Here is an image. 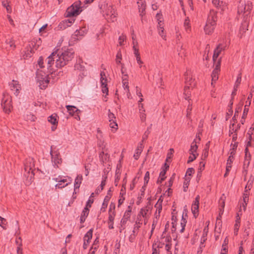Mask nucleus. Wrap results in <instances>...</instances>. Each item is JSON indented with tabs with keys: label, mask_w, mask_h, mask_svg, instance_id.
Instances as JSON below:
<instances>
[{
	"label": "nucleus",
	"mask_w": 254,
	"mask_h": 254,
	"mask_svg": "<svg viewBox=\"0 0 254 254\" xmlns=\"http://www.w3.org/2000/svg\"><path fill=\"white\" fill-rule=\"evenodd\" d=\"M74 56V51L72 48L68 49L64 51L53 52L46 60L47 68L51 70V68L54 63H55L56 66L58 68L64 67L73 59Z\"/></svg>",
	"instance_id": "obj_1"
},
{
	"label": "nucleus",
	"mask_w": 254,
	"mask_h": 254,
	"mask_svg": "<svg viewBox=\"0 0 254 254\" xmlns=\"http://www.w3.org/2000/svg\"><path fill=\"white\" fill-rule=\"evenodd\" d=\"M81 1H77L75 2L70 6L68 7L65 12L66 17H74L78 15L81 10H80Z\"/></svg>",
	"instance_id": "obj_2"
},
{
	"label": "nucleus",
	"mask_w": 254,
	"mask_h": 254,
	"mask_svg": "<svg viewBox=\"0 0 254 254\" xmlns=\"http://www.w3.org/2000/svg\"><path fill=\"white\" fill-rule=\"evenodd\" d=\"M35 167L34 160L33 158L29 157L25 160L24 163V170L27 174V178L31 180L34 175V169Z\"/></svg>",
	"instance_id": "obj_3"
},
{
	"label": "nucleus",
	"mask_w": 254,
	"mask_h": 254,
	"mask_svg": "<svg viewBox=\"0 0 254 254\" xmlns=\"http://www.w3.org/2000/svg\"><path fill=\"white\" fill-rule=\"evenodd\" d=\"M53 180L58 182L55 187L59 189H63L67 186L68 184L71 183L72 181L70 177L66 178L61 176H59L58 178H53Z\"/></svg>",
	"instance_id": "obj_4"
},
{
	"label": "nucleus",
	"mask_w": 254,
	"mask_h": 254,
	"mask_svg": "<svg viewBox=\"0 0 254 254\" xmlns=\"http://www.w3.org/2000/svg\"><path fill=\"white\" fill-rule=\"evenodd\" d=\"M1 105L5 113L8 114L10 112L11 108V99L9 95L6 93L3 94Z\"/></svg>",
	"instance_id": "obj_5"
},
{
	"label": "nucleus",
	"mask_w": 254,
	"mask_h": 254,
	"mask_svg": "<svg viewBox=\"0 0 254 254\" xmlns=\"http://www.w3.org/2000/svg\"><path fill=\"white\" fill-rule=\"evenodd\" d=\"M214 64H215V67L213 70L211 74L212 85L213 84L214 82H215L218 79V74L220 69L221 58L217 60V63Z\"/></svg>",
	"instance_id": "obj_6"
},
{
	"label": "nucleus",
	"mask_w": 254,
	"mask_h": 254,
	"mask_svg": "<svg viewBox=\"0 0 254 254\" xmlns=\"http://www.w3.org/2000/svg\"><path fill=\"white\" fill-rule=\"evenodd\" d=\"M52 146H51L50 154L52 157V160L53 161L54 164L57 165V167H58V165L62 163V160L61 158L60 152L58 150L53 151L52 150Z\"/></svg>",
	"instance_id": "obj_7"
},
{
	"label": "nucleus",
	"mask_w": 254,
	"mask_h": 254,
	"mask_svg": "<svg viewBox=\"0 0 254 254\" xmlns=\"http://www.w3.org/2000/svg\"><path fill=\"white\" fill-rule=\"evenodd\" d=\"M66 108L70 115L75 116V118L77 120H80V117L79 116V114L81 112L80 110L78 109L74 106L66 105Z\"/></svg>",
	"instance_id": "obj_8"
},
{
	"label": "nucleus",
	"mask_w": 254,
	"mask_h": 254,
	"mask_svg": "<svg viewBox=\"0 0 254 254\" xmlns=\"http://www.w3.org/2000/svg\"><path fill=\"white\" fill-rule=\"evenodd\" d=\"M226 46L222 44H219L214 51V54L213 56V61L214 62V64H216L217 62V59L220 54L222 51L224 50L225 49Z\"/></svg>",
	"instance_id": "obj_9"
},
{
	"label": "nucleus",
	"mask_w": 254,
	"mask_h": 254,
	"mask_svg": "<svg viewBox=\"0 0 254 254\" xmlns=\"http://www.w3.org/2000/svg\"><path fill=\"white\" fill-rule=\"evenodd\" d=\"M217 12L214 10H210L208 15L207 22H209L216 25V22L217 20L218 17L217 16Z\"/></svg>",
	"instance_id": "obj_10"
},
{
	"label": "nucleus",
	"mask_w": 254,
	"mask_h": 254,
	"mask_svg": "<svg viewBox=\"0 0 254 254\" xmlns=\"http://www.w3.org/2000/svg\"><path fill=\"white\" fill-rule=\"evenodd\" d=\"M9 86L11 90L14 91V94L17 96L21 90V85L16 81L12 80V82L9 83Z\"/></svg>",
	"instance_id": "obj_11"
},
{
	"label": "nucleus",
	"mask_w": 254,
	"mask_h": 254,
	"mask_svg": "<svg viewBox=\"0 0 254 254\" xmlns=\"http://www.w3.org/2000/svg\"><path fill=\"white\" fill-rule=\"evenodd\" d=\"M86 33V30L84 28H82L79 30H76L74 34L72 35L73 39L78 40L80 37L83 36Z\"/></svg>",
	"instance_id": "obj_12"
},
{
	"label": "nucleus",
	"mask_w": 254,
	"mask_h": 254,
	"mask_svg": "<svg viewBox=\"0 0 254 254\" xmlns=\"http://www.w3.org/2000/svg\"><path fill=\"white\" fill-rule=\"evenodd\" d=\"M215 27V25L210 23L209 22H206V24L204 28V30L206 34H210L212 33Z\"/></svg>",
	"instance_id": "obj_13"
},
{
	"label": "nucleus",
	"mask_w": 254,
	"mask_h": 254,
	"mask_svg": "<svg viewBox=\"0 0 254 254\" xmlns=\"http://www.w3.org/2000/svg\"><path fill=\"white\" fill-rule=\"evenodd\" d=\"M137 3L138 4V7L139 9V12H140V15L142 16L144 14V12L146 9V5L145 3V1L143 0H136Z\"/></svg>",
	"instance_id": "obj_14"
},
{
	"label": "nucleus",
	"mask_w": 254,
	"mask_h": 254,
	"mask_svg": "<svg viewBox=\"0 0 254 254\" xmlns=\"http://www.w3.org/2000/svg\"><path fill=\"white\" fill-rule=\"evenodd\" d=\"M128 208L129 210L125 212L123 218L121 220V223H122V225L125 224L127 221L130 217V212L131 211V209L130 206H129Z\"/></svg>",
	"instance_id": "obj_15"
},
{
	"label": "nucleus",
	"mask_w": 254,
	"mask_h": 254,
	"mask_svg": "<svg viewBox=\"0 0 254 254\" xmlns=\"http://www.w3.org/2000/svg\"><path fill=\"white\" fill-rule=\"evenodd\" d=\"M143 147V144L142 143H140L135 150V153H134L133 157L135 160H137L139 158V157L142 151V148Z\"/></svg>",
	"instance_id": "obj_16"
},
{
	"label": "nucleus",
	"mask_w": 254,
	"mask_h": 254,
	"mask_svg": "<svg viewBox=\"0 0 254 254\" xmlns=\"http://www.w3.org/2000/svg\"><path fill=\"white\" fill-rule=\"evenodd\" d=\"M197 142L195 140H194L191 143L190 148L189 150V152L190 154H195V152L196 151L198 146L196 144Z\"/></svg>",
	"instance_id": "obj_17"
},
{
	"label": "nucleus",
	"mask_w": 254,
	"mask_h": 254,
	"mask_svg": "<svg viewBox=\"0 0 254 254\" xmlns=\"http://www.w3.org/2000/svg\"><path fill=\"white\" fill-rule=\"evenodd\" d=\"M106 15L107 16H108V15H113V18H116L115 10L113 6H109L108 7L106 10Z\"/></svg>",
	"instance_id": "obj_18"
},
{
	"label": "nucleus",
	"mask_w": 254,
	"mask_h": 254,
	"mask_svg": "<svg viewBox=\"0 0 254 254\" xmlns=\"http://www.w3.org/2000/svg\"><path fill=\"white\" fill-rule=\"evenodd\" d=\"M57 117V114H53L49 117L48 121L53 125H56L58 124Z\"/></svg>",
	"instance_id": "obj_19"
},
{
	"label": "nucleus",
	"mask_w": 254,
	"mask_h": 254,
	"mask_svg": "<svg viewBox=\"0 0 254 254\" xmlns=\"http://www.w3.org/2000/svg\"><path fill=\"white\" fill-rule=\"evenodd\" d=\"M82 180V176L80 175H78L75 179L74 182V187L75 189H78L79 188L80 185L81 184Z\"/></svg>",
	"instance_id": "obj_20"
},
{
	"label": "nucleus",
	"mask_w": 254,
	"mask_h": 254,
	"mask_svg": "<svg viewBox=\"0 0 254 254\" xmlns=\"http://www.w3.org/2000/svg\"><path fill=\"white\" fill-rule=\"evenodd\" d=\"M156 17L158 21V29L159 28H160V29H163V18H162V15L160 13H157L156 15Z\"/></svg>",
	"instance_id": "obj_21"
},
{
	"label": "nucleus",
	"mask_w": 254,
	"mask_h": 254,
	"mask_svg": "<svg viewBox=\"0 0 254 254\" xmlns=\"http://www.w3.org/2000/svg\"><path fill=\"white\" fill-rule=\"evenodd\" d=\"M33 52V50L31 49V47L27 48L26 50L24 51V54L23 55L22 57L24 59L30 58L32 56V54Z\"/></svg>",
	"instance_id": "obj_22"
},
{
	"label": "nucleus",
	"mask_w": 254,
	"mask_h": 254,
	"mask_svg": "<svg viewBox=\"0 0 254 254\" xmlns=\"http://www.w3.org/2000/svg\"><path fill=\"white\" fill-rule=\"evenodd\" d=\"M93 230L90 229L85 235L84 237V241H86L87 243H89V240L92 238V237Z\"/></svg>",
	"instance_id": "obj_23"
},
{
	"label": "nucleus",
	"mask_w": 254,
	"mask_h": 254,
	"mask_svg": "<svg viewBox=\"0 0 254 254\" xmlns=\"http://www.w3.org/2000/svg\"><path fill=\"white\" fill-rule=\"evenodd\" d=\"M186 84H189L190 86V87H193L195 85L194 80L192 79V77H186Z\"/></svg>",
	"instance_id": "obj_24"
},
{
	"label": "nucleus",
	"mask_w": 254,
	"mask_h": 254,
	"mask_svg": "<svg viewBox=\"0 0 254 254\" xmlns=\"http://www.w3.org/2000/svg\"><path fill=\"white\" fill-rule=\"evenodd\" d=\"M101 85H107V78L106 77L105 73L104 71L101 72Z\"/></svg>",
	"instance_id": "obj_25"
},
{
	"label": "nucleus",
	"mask_w": 254,
	"mask_h": 254,
	"mask_svg": "<svg viewBox=\"0 0 254 254\" xmlns=\"http://www.w3.org/2000/svg\"><path fill=\"white\" fill-rule=\"evenodd\" d=\"M190 180V177H186L185 178V181L184 182L183 188H184V191L185 192L187 191V189L189 185Z\"/></svg>",
	"instance_id": "obj_26"
},
{
	"label": "nucleus",
	"mask_w": 254,
	"mask_h": 254,
	"mask_svg": "<svg viewBox=\"0 0 254 254\" xmlns=\"http://www.w3.org/2000/svg\"><path fill=\"white\" fill-rule=\"evenodd\" d=\"M111 206H112V204H110V209L109 210V221H110V222L114 221V217L115 216V211H113V212L111 211Z\"/></svg>",
	"instance_id": "obj_27"
},
{
	"label": "nucleus",
	"mask_w": 254,
	"mask_h": 254,
	"mask_svg": "<svg viewBox=\"0 0 254 254\" xmlns=\"http://www.w3.org/2000/svg\"><path fill=\"white\" fill-rule=\"evenodd\" d=\"M190 87L188 85H186L185 87L184 88V95H185V98L186 100H189L190 98V92H189Z\"/></svg>",
	"instance_id": "obj_28"
},
{
	"label": "nucleus",
	"mask_w": 254,
	"mask_h": 254,
	"mask_svg": "<svg viewBox=\"0 0 254 254\" xmlns=\"http://www.w3.org/2000/svg\"><path fill=\"white\" fill-rule=\"evenodd\" d=\"M122 59V56L121 51H119L116 55V62L117 64H122L121 60Z\"/></svg>",
	"instance_id": "obj_29"
},
{
	"label": "nucleus",
	"mask_w": 254,
	"mask_h": 254,
	"mask_svg": "<svg viewBox=\"0 0 254 254\" xmlns=\"http://www.w3.org/2000/svg\"><path fill=\"white\" fill-rule=\"evenodd\" d=\"M162 200H161V202H157V203L155 205V207L157 208V210H158V214L156 215V218L158 216H160V213L162 210Z\"/></svg>",
	"instance_id": "obj_30"
},
{
	"label": "nucleus",
	"mask_w": 254,
	"mask_h": 254,
	"mask_svg": "<svg viewBox=\"0 0 254 254\" xmlns=\"http://www.w3.org/2000/svg\"><path fill=\"white\" fill-rule=\"evenodd\" d=\"M89 212V208H87V207H85L81 213V214L80 216L81 217H83V218H86V217L88 215Z\"/></svg>",
	"instance_id": "obj_31"
},
{
	"label": "nucleus",
	"mask_w": 254,
	"mask_h": 254,
	"mask_svg": "<svg viewBox=\"0 0 254 254\" xmlns=\"http://www.w3.org/2000/svg\"><path fill=\"white\" fill-rule=\"evenodd\" d=\"M246 5L243 4L239 5L238 7V13L240 14L246 12Z\"/></svg>",
	"instance_id": "obj_32"
},
{
	"label": "nucleus",
	"mask_w": 254,
	"mask_h": 254,
	"mask_svg": "<svg viewBox=\"0 0 254 254\" xmlns=\"http://www.w3.org/2000/svg\"><path fill=\"white\" fill-rule=\"evenodd\" d=\"M172 220L173 221V222H172V231L173 232H175L176 231V220H177V217L176 216H174V215H173L172 217Z\"/></svg>",
	"instance_id": "obj_33"
},
{
	"label": "nucleus",
	"mask_w": 254,
	"mask_h": 254,
	"mask_svg": "<svg viewBox=\"0 0 254 254\" xmlns=\"http://www.w3.org/2000/svg\"><path fill=\"white\" fill-rule=\"evenodd\" d=\"M6 220L5 219L0 216V226L3 228V229H6Z\"/></svg>",
	"instance_id": "obj_34"
},
{
	"label": "nucleus",
	"mask_w": 254,
	"mask_h": 254,
	"mask_svg": "<svg viewBox=\"0 0 254 254\" xmlns=\"http://www.w3.org/2000/svg\"><path fill=\"white\" fill-rule=\"evenodd\" d=\"M198 208H199V206L196 205L195 204H192L191 210H192V213L194 214L195 217V214L198 213Z\"/></svg>",
	"instance_id": "obj_35"
},
{
	"label": "nucleus",
	"mask_w": 254,
	"mask_h": 254,
	"mask_svg": "<svg viewBox=\"0 0 254 254\" xmlns=\"http://www.w3.org/2000/svg\"><path fill=\"white\" fill-rule=\"evenodd\" d=\"M140 111V118L142 122H144L145 121L146 119V115L144 113L145 110L143 109L141 110V109H139Z\"/></svg>",
	"instance_id": "obj_36"
},
{
	"label": "nucleus",
	"mask_w": 254,
	"mask_h": 254,
	"mask_svg": "<svg viewBox=\"0 0 254 254\" xmlns=\"http://www.w3.org/2000/svg\"><path fill=\"white\" fill-rule=\"evenodd\" d=\"M250 160H251V154L249 153V154H247V153H245V160H244V166H246V161H248V163H247V167H248L250 164Z\"/></svg>",
	"instance_id": "obj_37"
},
{
	"label": "nucleus",
	"mask_w": 254,
	"mask_h": 254,
	"mask_svg": "<svg viewBox=\"0 0 254 254\" xmlns=\"http://www.w3.org/2000/svg\"><path fill=\"white\" fill-rule=\"evenodd\" d=\"M241 81V74H239L238 75V76L236 81L235 82V84L234 85V88L235 90H237V88H238V86L240 84Z\"/></svg>",
	"instance_id": "obj_38"
},
{
	"label": "nucleus",
	"mask_w": 254,
	"mask_h": 254,
	"mask_svg": "<svg viewBox=\"0 0 254 254\" xmlns=\"http://www.w3.org/2000/svg\"><path fill=\"white\" fill-rule=\"evenodd\" d=\"M194 169L192 168H190L188 169L186 172V175L185 177H190L191 176L192 174L194 173Z\"/></svg>",
	"instance_id": "obj_39"
},
{
	"label": "nucleus",
	"mask_w": 254,
	"mask_h": 254,
	"mask_svg": "<svg viewBox=\"0 0 254 254\" xmlns=\"http://www.w3.org/2000/svg\"><path fill=\"white\" fill-rule=\"evenodd\" d=\"M144 180V187H145L148 184L149 180V172L148 171L146 172V173L145 174Z\"/></svg>",
	"instance_id": "obj_40"
},
{
	"label": "nucleus",
	"mask_w": 254,
	"mask_h": 254,
	"mask_svg": "<svg viewBox=\"0 0 254 254\" xmlns=\"http://www.w3.org/2000/svg\"><path fill=\"white\" fill-rule=\"evenodd\" d=\"M190 156L189 157V160L187 162L188 163H190L191 162H192L193 160H194L196 158V156L198 155L197 154H190Z\"/></svg>",
	"instance_id": "obj_41"
},
{
	"label": "nucleus",
	"mask_w": 254,
	"mask_h": 254,
	"mask_svg": "<svg viewBox=\"0 0 254 254\" xmlns=\"http://www.w3.org/2000/svg\"><path fill=\"white\" fill-rule=\"evenodd\" d=\"M110 127L111 128H114L116 130L118 129V124L116 120L112 121V122H110Z\"/></svg>",
	"instance_id": "obj_42"
},
{
	"label": "nucleus",
	"mask_w": 254,
	"mask_h": 254,
	"mask_svg": "<svg viewBox=\"0 0 254 254\" xmlns=\"http://www.w3.org/2000/svg\"><path fill=\"white\" fill-rule=\"evenodd\" d=\"M108 117L109 122H112V121L116 120V117L115 116V115L111 112L110 110H108Z\"/></svg>",
	"instance_id": "obj_43"
},
{
	"label": "nucleus",
	"mask_w": 254,
	"mask_h": 254,
	"mask_svg": "<svg viewBox=\"0 0 254 254\" xmlns=\"http://www.w3.org/2000/svg\"><path fill=\"white\" fill-rule=\"evenodd\" d=\"M253 183V180H249V181L245 187V189H246L245 192H247L248 190H251Z\"/></svg>",
	"instance_id": "obj_44"
},
{
	"label": "nucleus",
	"mask_w": 254,
	"mask_h": 254,
	"mask_svg": "<svg viewBox=\"0 0 254 254\" xmlns=\"http://www.w3.org/2000/svg\"><path fill=\"white\" fill-rule=\"evenodd\" d=\"M19 240H20V243L18 245L17 248V254H22V249L21 248L22 247V243H21V240L20 238H19Z\"/></svg>",
	"instance_id": "obj_45"
},
{
	"label": "nucleus",
	"mask_w": 254,
	"mask_h": 254,
	"mask_svg": "<svg viewBox=\"0 0 254 254\" xmlns=\"http://www.w3.org/2000/svg\"><path fill=\"white\" fill-rule=\"evenodd\" d=\"M183 50V49L182 45H181L180 46V47H179L177 49V51L178 52V55L179 56H180L181 58H182L183 57V56H185L184 52V51L182 52V51Z\"/></svg>",
	"instance_id": "obj_46"
},
{
	"label": "nucleus",
	"mask_w": 254,
	"mask_h": 254,
	"mask_svg": "<svg viewBox=\"0 0 254 254\" xmlns=\"http://www.w3.org/2000/svg\"><path fill=\"white\" fill-rule=\"evenodd\" d=\"M212 2L216 7L220 6L223 3V2L222 1H220L219 0H212Z\"/></svg>",
	"instance_id": "obj_47"
},
{
	"label": "nucleus",
	"mask_w": 254,
	"mask_h": 254,
	"mask_svg": "<svg viewBox=\"0 0 254 254\" xmlns=\"http://www.w3.org/2000/svg\"><path fill=\"white\" fill-rule=\"evenodd\" d=\"M148 211V210L147 209L145 208H141L139 213L143 216V217H146L147 213Z\"/></svg>",
	"instance_id": "obj_48"
},
{
	"label": "nucleus",
	"mask_w": 254,
	"mask_h": 254,
	"mask_svg": "<svg viewBox=\"0 0 254 254\" xmlns=\"http://www.w3.org/2000/svg\"><path fill=\"white\" fill-rule=\"evenodd\" d=\"M126 36L124 35H122L119 38V43L120 46L123 45V42L126 40Z\"/></svg>",
	"instance_id": "obj_49"
},
{
	"label": "nucleus",
	"mask_w": 254,
	"mask_h": 254,
	"mask_svg": "<svg viewBox=\"0 0 254 254\" xmlns=\"http://www.w3.org/2000/svg\"><path fill=\"white\" fill-rule=\"evenodd\" d=\"M175 174H173V175L172 176V177L170 178L169 181L168 182V187H170V188L173 185V182H174V179H175Z\"/></svg>",
	"instance_id": "obj_50"
},
{
	"label": "nucleus",
	"mask_w": 254,
	"mask_h": 254,
	"mask_svg": "<svg viewBox=\"0 0 254 254\" xmlns=\"http://www.w3.org/2000/svg\"><path fill=\"white\" fill-rule=\"evenodd\" d=\"M248 112H249V108L247 107V105H246L245 106V108H244V112H243V115L242 116L243 119L245 118V117H246V116L248 114Z\"/></svg>",
	"instance_id": "obj_51"
},
{
	"label": "nucleus",
	"mask_w": 254,
	"mask_h": 254,
	"mask_svg": "<svg viewBox=\"0 0 254 254\" xmlns=\"http://www.w3.org/2000/svg\"><path fill=\"white\" fill-rule=\"evenodd\" d=\"M222 226V221L221 220H219L218 218H217V221L216 223L215 230L217 229V227H218L219 230H220V227Z\"/></svg>",
	"instance_id": "obj_52"
},
{
	"label": "nucleus",
	"mask_w": 254,
	"mask_h": 254,
	"mask_svg": "<svg viewBox=\"0 0 254 254\" xmlns=\"http://www.w3.org/2000/svg\"><path fill=\"white\" fill-rule=\"evenodd\" d=\"M102 91L103 93H106V95L108 94V88L107 85H101Z\"/></svg>",
	"instance_id": "obj_53"
},
{
	"label": "nucleus",
	"mask_w": 254,
	"mask_h": 254,
	"mask_svg": "<svg viewBox=\"0 0 254 254\" xmlns=\"http://www.w3.org/2000/svg\"><path fill=\"white\" fill-rule=\"evenodd\" d=\"M249 193L247 192H245V193L243 194V201L244 202H248L249 200Z\"/></svg>",
	"instance_id": "obj_54"
},
{
	"label": "nucleus",
	"mask_w": 254,
	"mask_h": 254,
	"mask_svg": "<svg viewBox=\"0 0 254 254\" xmlns=\"http://www.w3.org/2000/svg\"><path fill=\"white\" fill-rule=\"evenodd\" d=\"M186 223H187L186 219L184 217V214H183L181 222V225L182 227H185Z\"/></svg>",
	"instance_id": "obj_55"
},
{
	"label": "nucleus",
	"mask_w": 254,
	"mask_h": 254,
	"mask_svg": "<svg viewBox=\"0 0 254 254\" xmlns=\"http://www.w3.org/2000/svg\"><path fill=\"white\" fill-rule=\"evenodd\" d=\"M107 178V176H105L104 178L103 179V180L101 182V184L100 185L101 190H103L104 187L105 186Z\"/></svg>",
	"instance_id": "obj_56"
},
{
	"label": "nucleus",
	"mask_w": 254,
	"mask_h": 254,
	"mask_svg": "<svg viewBox=\"0 0 254 254\" xmlns=\"http://www.w3.org/2000/svg\"><path fill=\"white\" fill-rule=\"evenodd\" d=\"M133 49L134 50V54L136 57H139L140 54L139 53V50L135 46H133Z\"/></svg>",
	"instance_id": "obj_57"
},
{
	"label": "nucleus",
	"mask_w": 254,
	"mask_h": 254,
	"mask_svg": "<svg viewBox=\"0 0 254 254\" xmlns=\"http://www.w3.org/2000/svg\"><path fill=\"white\" fill-rule=\"evenodd\" d=\"M43 64H44L43 59L42 57H40L38 60V64L41 68H42L44 67Z\"/></svg>",
	"instance_id": "obj_58"
},
{
	"label": "nucleus",
	"mask_w": 254,
	"mask_h": 254,
	"mask_svg": "<svg viewBox=\"0 0 254 254\" xmlns=\"http://www.w3.org/2000/svg\"><path fill=\"white\" fill-rule=\"evenodd\" d=\"M149 131L148 130V128L147 130L144 132V134L142 136V141H143L144 140L146 139L148 137V135L149 134Z\"/></svg>",
	"instance_id": "obj_59"
},
{
	"label": "nucleus",
	"mask_w": 254,
	"mask_h": 254,
	"mask_svg": "<svg viewBox=\"0 0 254 254\" xmlns=\"http://www.w3.org/2000/svg\"><path fill=\"white\" fill-rule=\"evenodd\" d=\"M231 167H232L231 165H227L226 168V173L224 174L225 177H226L228 175V174L230 170H231Z\"/></svg>",
	"instance_id": "obj_60"
},
{
	"label": "nucleus",
	"mask_w": 254,
	"mask_h": 254,
	"mask_svg": "<svg viewBox=\"0 0 254 254\" xmlns=\"http://www.w3.org/2000/svg\"><path fill=\"white\" fill-rule=\"evenodd\" d=\"M234 156H231V155H230L228 159L227 160V165H231V164L233 162Z\"/></svg>",
	"instance_id": "obj_61"
},
{
	"label": "nucleus",
	"mask_w": 254,
	"mask_h": 254,
	"mask_svg": "<svg viewBox=\"0 0 254 254\" xmlns=\"http://www.w3.org/2000/svg\"><path fill=\"white\" fill-rule=\"evenodd\" d=\"M191 105L190 104V103L188 105V107L187 109V117H189L190 115V112L191 111Z\"/></svg>",
	"instance_id": "obj_62"
},
{
	"label": "nucleus",
	"mask_w": 254,
	"mask_h": 254,
	"mask_svg": "<svg viewBox=\"0 0 254 254\" xmlns=\"http://www.w3.org/2000/svg\"><path fill=\"white\" fill-rule=\"evenodd\" d=\"M69 18V19H67L65 20V22L66 23H68L71 24L72 23H73L74 21V19L73 18V17H70Z\"/></svg>",
	"instance_id": "obj_63"
},
{
	"label": "nucleus",
	"mask_w": 254,
	"mask_h": 254,
	"mask_svg": "<svg viewBox=\"0 0 254 254\" xmlns=\"http://www.w3.org/2000/svg\"><path fill=\"white\" fill-rule=\"evenodd\" d=\"M7 44H8L10 47H13V48H15L16 46L14 44V42L12 40H10L9 42H6Z\"/></svg>",
	"instance_id": "obj_64"
}]
</instances>
